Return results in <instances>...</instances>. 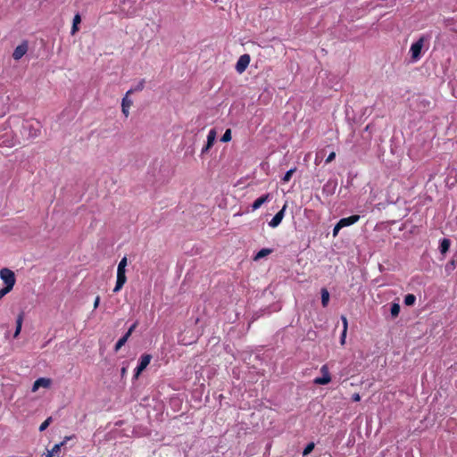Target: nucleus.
I'll use <instances>...</instances> for the list:
<instances>
[{
	"label": "nucleus",
	"mask_w": 457,
	"mask_h": 457,
	"mask_svg": "<svg viewBox=\"0 0 457 457\" xmlns=\"http://www.w3.org/2000/svg\"><path fill=\"white\" fill-rule=\"evenodd\" d=\"M329 301V293L326 288L321 289V303L323 307H326Z\"/></svg>",
	"instance_id": "obj_19"
},
{
	"label": "nucleus",
	"mask_w": 457,
	"mask_h": 457,
	"mask_svg": "<svg viewBox=\"0 0 457 457\" xmlns=\"http://www.w3.org/2000/svg\"><path fill=\"white\" fill-rule=\"evenodd\" d=\"M336 158V153L335 152H331L328 156L327 157L325 162L326 163H329L331 162L334 159Z\"/></svg>",
	"instance_id": "obj_30"
},
{
	"label": "nucleus",
	"mask_w": 457,
	"mask_h": 457,
	"mask_svg": "<svg viewBox=\"0 0 457 457\" xmlns=\"http://www.w3.org/2000/svg\"><path fill=\"white\" fill-rule=\"evenodd\" d=\"M359 220H360V216L355 214V215H352V216H349L346 218H342L338 222L340 223V226L345 228V227L351 226V225L356 223Z\"/></svg>",
	"instance_id": "obj_12"
},
{
	"label": "nucleus",
	"mask_w": 457,
	"mask_h": 457,
	"mask_svg": "<svg viewBox=\"0 0 457 457\" xmlns=\"http://www.w3.org/2000/svg\"><path fill=\"white\" fill-rule=\"evenodd\" d=\"M54 454H53V452H51L50 450H47L46 453H45L42 457H53Z\"/></svg>",
	"instance_id": "obj_39"
},
{
	"label": "nucleus",
	"mask_w": 457,
	"mask_h": 457,
	"mask_svg": "<svg viewBox=\"0 0 457 457\" xmlns=\"http://www.w3.org/2000/svg\"><path fill=\"white\" fill-rule=\"evenodd\" d=\"M314 447H315L314 443H312V442L309 443V444L305 446V448L303 449V456H306V455H308L309 453H311L313 451Z\"/></svg>",
	"instance_id": "obj_26"
},
{
	"label": "nucleus",
	"mask_w": 457,
	"mask_h": 457,
	"mask_svg": "<svg viewBox=\"0 0 457 457\" xmlns=\"http://www.w3.org/2000/svg\"><path fill=\"white\" fill-rule=\"evenodd\" d=\"M127 263H128L127 257L124 256L119 262L117 271L126 272L125 269H126Z\"/></svg>",
	"instance_id": "obj_25"
},
{
	"label": "nucleus",
	"mask_w": 457,
	"mask_h": 457,
	"mask_svg": "<svg viewBox=\"0 0 457 457\" xmlns=\"http://www.w3.org/2000/svg\"><path fill=\"white\" fill-rule=\"evenodd\" d=\"M100 303V296L97 295L94 302V309H96L99 306Z\"/></svg>",
	"instance_id": "obj_38"
},
{
	"label": "nucleus",
	"mask_w": 457,
	"mask_h": 457,
	"mask_svg": "<svg viewBox=\"0 0 457 457\" xmlns=\"http://www.w3.org/2000/svg\"><path fill=\"white\" fill-rule=\"evenodd\" d=\"M52 421V418H47L40 426H39V431H44L46 429V428L50 425Z\"/></svg>",
	"instance_id": "obj_28"
},
{
	"label": "nucleus",
	"mask_w": 457,
	"mask_h": 457,
	"mask_svg": "<svg viewBox=\"0 0 457 457\" xmlns=\"http://www.w3.org/2000/svg\"><path fill=\"white\" fill-rule=\"evenodd\" d=\"M416 302V296L412 294H408L404 297V304L407 306H411Z\"/></svg>",
	"instance_id": "obj_23"
},
{
	"label": "nucleus",
	"mask_w": 457,
	"mask_h": 457,
	"mask_svg": "<svg viewBox=\"0 0 457 457\" xmlns=\"http://www.w3.org/2000/svg\"><path fill=\"white\" fill-rule=\"evenodd\" d=\"M346 334H347V331H345V329H343L341 337H340V343L342 345H344L345 343Z\"/></svg>",
	"instance_id": "obj_32"
},
{
	"label": "nucleus",
	"mask_w": 457,
	"mask_h": 457,
	"mask_svg": "<svg viewBox=\"0 0 457 457\" xmlns=\"http://www.w3.org/2000/svg\"><path fill=\"white\" fill-rule=\"evenodd\" d=\"M50 384L51 380L49 378H40L34 382L32 391L35 392L41 386L46 388Z\"/></svg>",
	"instance_id": "obj_13"
},
{
	"label": "nucleus",
	"mask_w": 457,
	"mask_h": 457,
	"mask_svg": "<svg viewBox=\"0 0 457 457\" xmlns=\"http://www.w3.org/2000/svg\"><path fill=\"white\" fill-rule=\"evenodd\" d=\"M286 208H287V205L285 204L283 206V208L278 212H277L275 214V216L271 219V220L269 222V225L271 228H276V227H278L281 223V221H282V220L284 218V215H285Z\"/></svg>",
	"instance_id": "obj_7"
},
{
	"label": "nucleus",
	"mask_w": 457,
	"mask_h": 457,
	"mask_svg": "<svg viewBox=\"0 0 457 457\" xmlns=\"http://www.w3.org/2000/svg\"><path fill=\"white\" fill-rule=\"evenodd\" d=\"M79 24H72V27H71V35H74L76 34L78 31H79Z\"/></svg>",
	"instance_id": "obj_35"
},
{
	"label": "nucleus",
	"mask_w": 457,
	"mask_h": 457,
	"mask_svg": "<svg viewBox=\"0 0 457 457\" xmlns=\"http://www.w3.org/2000/svg\"><path fill=\"white\" fill-rule=\"evenodd\" d=\"M391 316L396 318L400 313V305L397 303H393L390 308Z\"/></svg>",
	"instance_id": "obj_21"
},
{
	"label": "nucleus",
	"mask_w": 457,
	"mask_h": 457,
	"mask_svg": "<svg viewBox=\"0 0 457 457\" xmlns=\"http://www.w3.org/2000/svg\"><path fill=\"white\" fill-rule=\"evenodd\" d=\"M127 281L126 272L117 271L116 285L113 288V292H119Z\"/></svg>",
	"instance_id": "obj_9"
},
{
	"label": "nucleus",
	"mask_w": 457,
	"mask_h": 457,
	"mask_svg": "<svg viewBox=\"0 0 457 457\" xmlns=\"http://www.w3.org/2000/svg\"><path fill=\"white\" fill-rule=\"evenodd\" d=\"M273 252L272 249L270 248H262L254 256L253 260L254 261H258V260H261L264 257H266L267 255L270 254L271 253Z\"/></svg>",
	"instance_id": "obj_15"
},
{
	"label": "nucleus",
	"mask_w": 457,
	"mask_h": 457,
	"mask_svg": "<svg viewBox=\"0 0 457 457\" xmlns=\"http://www.w3.org/2000/svg\"><path fill=\"white\" fill-rule=\"evenodd\" d=\"M81 22V17L79 13L75 14L72 24H79Z\"/></svg>",
	"instance_id": "obj_34"
},
{
	"label": "nucleus",
	"mask_w": 457,
	"mask_h": 457,
	"mask_svg": "<svg viewBox=\"0 0 457 457\" xmlns=\"http://www.w3.org/2000/svg\"><path fill=\"white\" fill-rule=\"evenodd\" d=\"M295 170H296V168H293V169H290L289 170H287L286 172V174L284 175V177L282 178V182L287 183L291 179V178Z\"/></svg>",
	"instance_id": "obj_24"
},
{
	"label": "nucleus",
	"mask_w": 457,
	"mask_h": 457,
	"mask_svg": "<svg viewBox=\"0 0 457 457\" xmlns=\"http://www.w3.org/2000/svg\"><path fill=\"white\" fill-rule=\"evenodd\" d=\"M129 335H127L125 333L124 336H122L116 343L115 346H114V351L115 352H118L125 344L126 342L129 340Z\"/></svg>",
	"instance_id": "obj_17"
},
{
	"label": "nucleus",
	"mask_w": 457,
	"mask_h": 457,
	"mask_svg": "<svg viewBox=\"0 0 457 457\" xmlns=\"http://www.w3.org/2000/svg\"><path fill=\"white\" fill-rule=\"evenodd\" d=\"M222 142H229L231 140V129H228L225 133L223 134V136L221 137V139H220Z\"/></svg>",
	"instance_id": "obj_27"
},
{
	"label": "nucleus",
	"mask_w": 457,
	"mask_h": 457,
	"mask_svg": "<svg viewBox=\"0 0 457 457\" xmlns=\"http://www.w3.org/2000/svg\"><path fill=\"white\" fill-rule=\"evenodd\" d=\"M9 292H11V291L6 289L5 287L0 289V299H2Z\"/></svg>",
	"instance_id": "obj_36"
},
{
	"label": "nucleus",
	"mask_w": 457,
	"mask_h": 457,
	"mask_svg": "<svg viewBox=\"0 0 457 457\" xmlns=\"http://www.w3.org/2000/svg\"><path fill=\"white\" fill-rule=\"evenodd\" d=\"M342 228H343V227H342V226H340V223H339V222H337V223L336 224V226L334 227V228H333V236H334V237H336V236L338 234L339 230H340Z\"/></svg>",
	"instance_id": "obj_31"
},
{
	"label": "nucleus",
	"mask_w": 457,
	"mask_h": 457,
	"mask_svg": "<svg viewBox=\"0 0 457 457\" xmlns=\"http://www.w3.org/2000/svg\"><path fill=\"white\" fill-rule=\"evenodd\" d=\"M216 138V131L214 129H211L207 135V142L206 145L202 149V154L207 153L212 146L213 145Z\"/></svg>",
	"instance_id": "obj_8"
},
{
	"label": "nucleus",
	"mask_w": 457,
	"mask_h": 457,
	"mask_svg": "<svg viewBox=\"0 0 457 457\" xmlns=\"http://www.w3.org/2000/svg\"><path fill=\"white\" fill-rule=\"evenodd\" d=\"M320 372L322 374V377L316 378L313 380V383L315 385H327L331 381V376L329 373V369L328 364H324L320 368Z\"/></svg>",
	"instance_id": "obj_2"
},
{
	"label": "nucleus",
	"mask_w": 457,
	"mask_h": 457,
	"mask_svg": "<svg viewBox=\"0 0 457 457\" xmlns=\"http://www.w3.org/2000/svg\"><path fill=\"white\" fill-rule=\"evenodd\" d=\"M423 38H420L418 41L413 43L411 46V54L413 60H418L420 57L421 49L423 47Z\"/></svg>",
	"instance_id": "obj_5"
},
{
	"label": "nucleus",
	"mask_w": 457,
	"mask_h": 457,
	"mask_svg": "<svg viewBox=\"0 0 457 457\" xmlns=\"http://www.w3.org/2000/svg\"><path fill=\"white\" fill-rule=\"evenodd\" d=\"M129 95H125V96L122 98L121 102V111L122 113L125 115V117H128L129 114V108L132 105V100L129 98Z\"/></svg>",
	"instance_id": "obj_11"
},
{
	"label": "nucleus",
	"mask_w": 457,
	"mask_h": 457,
	"mask_svg": "<svg viewBox=\"0 0 457 457\" xmlns=\"http://www.w3.org/2000/svg\"><path fill=\"white\" fill-rule=\"evenodd\" d=\"M28 43L26 41L22 42L14 49L12 53V58L17 61L20 60L26 54V53L28 52Z\"/></svg>",
	"instance_id": "obj_6"
},
{
	"label": "nucleus",
	"mask_w": 457,
	"mask_h": 457,
	"mask_svg": "<svg viewBox=\"0 0 457 457\" xmlns=\"http://www.w3.org/2000/svg\"><path fill=\"white\" fill-rule=\"evenodd\" d=\"M0 278L5 284L4 287L12 291L16 282L14 272L7 268H4L0 270Z\"/></svg>",
	"instance_id": "obj_1"
},
{
	"label": "nucleus",
	"mask_w": 457,
	"mask_h": 457,
	"mask_svg": "<svg viewBox=\"0 0 457 457\" xmlns=\"http://www.w3.org/2000/svg\"><path fill=\"white\" fill-rule=\"evenodd\" d=\"M450 245H451V241L450 239L448 238H444L441 243H440V252L441 253H445L446 252L449 251V248H450Z\"/></svg>",
	"instance_id": "obj_16"
},
{
	"label": "nucleus",
	"mask_w": 457,
	"mask_h": 457,
	"mask_svg": "<svg viewBox=\"0 0 457 457\" xmlns=\"http://www.w3.org/2000/svg\"><path fill=\"white\" fill-rule=\"evenodd\" d=\"M23 128L29 130V137H37L40 135V131L37 129H33L31 124L26 123Z\"/></svg>",
	"instance_id": "obj_18"
},
{
	"label": "nucleus",
	"mask_w": 457,
	"mask_h": 457,
	"mask_svg": "<svg viewBox=\"0 0 457 457\" xmlns=\"http://www.w3.org/2000/svg\"><path fill=\"white\" fill-rule=\"evenodd\" d=\"M352 400L353 402H359L361 400V396L358 393H354L353 395H352Z\"/></svg>",
	"instance_id": "obj_37"
},
{
	"label": "nucleus",
	"mask_w": 457,
	"mask_h": 457,
	"mask_svg": "<svg viewBox=\"0 0 457 457\" xmlns=\"http://www.w3.org/2000/svg\"><path fill=\"white\" fill-rule=\"evenodd\" d=\"M341 320H342V322H343V329H345V331H347V328H348V321H347V319L345 316H341Z\"/></svg>",
	"instance_id": "obj_33"
},
{
	"label": "nucleus",
	"mask_w": 457,
	"mask_h": 457,
	"mask_svg": "<svg viewBox=\"0 0 457 457\" xmlns=\"http://www.w3.org/2000/svg\"><path fill=\"white\" fill-rule=\"evenodd\" d=\"M270 200V195L265 194L259 198H257L252 204V211H256L259 209L263 204L269 202Z\"/></svg>",
	"instance_id": "obj_10"
},
{
	"label": "nucleus",
	"mask_w": 457,
	"mask_h": 457,
	"mask_svg": "<svg viewBox=\"0 0 457 457\" xmlns=\"http://www.w3.org/2000/svg\"><path fill=\"white\" fill-rule=\"evenodd\" d=\"M23 319H24L23 312H21L16 319V328H15L14 334H13L14 338H17L21 331Z\"/></svg>",
	"instance_id": "obj_14"
},
{
	"label": "nucleus",
	"mask_w": 457,
	"mask_h": 457,
	"mask_svg": "<svg viewBox=\"0 0 457 457\" xmlns=\"http://www.w3.org/2000/svg\"><path fill=\"white\" fill-rule=\"evenodd\" d=\"M138 326V321H135L131 326L130 328H129V330L126 332L127 335H129V337L131 336V334L134 332V330L137 328V327Z\"/></svg>",
	"instance_id": "obj_29"
},
{
	"label": "nucleus",
	"mask_w": 457,
	"mask_h": 457,
	"mask_svg": "<svg viewBox=\"0 0 457 457\" xmlns=\"http://www.w3.org/2000/svg\"><path fill=\"white\" fill-rule=\"evenodd\" d=\"M152 360V355L148 353H145L140 357L139 363L135 370L134 378H137L142 371L149 365Z\"/></svg>",
	"instance_id": "obj_3"
},
{
	"label": "nucleus",
	"mask_w": 457,
	"mask_h": 457,
	"mask_svg": "<svg viewBox=\"0 0 457 457\" xmlns=\"http://www.w3.org/2000/svg\"><path fill=\"white\" fill-rule=\"evenodd\" d=\"M144 87H145V79H141L135 87L129 89L127 92V95H131L133 92L141 91L144 89Z\"/></svg>",
	"instance_id": "obj_22"
},
{
	"label": "nucleus",
	"mask_w": 457,
	"mask_h": 457,
	"mask_svg": "<svg viewBox=\"0 0 457 457\" xmlns=\"http://www.w3.org/2000/svg\"><path fill=\"white\" fill-rule=\"evenodd\" d=\"M125 372H126V369H125V368H122V369H121V374L123 375Z\"/></svg>",
	"instance_id": "obj_40"
},
{
	"label": "nucleus",
	"mask_w": 457,
	"mask_h": 457,
	"mask_svg": "<svg viewBox=\"0 0 457 457\" xmlns=\"http://www.w3.org/2000/svg\"><path fill=\"white\" fill-rule=\"evenodd\" d=\"M251 58L247 54H242L236 63V71L241 74L243 73L250 63Z\"/></svg>",
	"instance_id": "obj_4"
},
{
	"label": "nucleus",
	"mask_w": 457,
	"mask_h": 457,
	"mask_svg": "<svg viewBox=\"0 0 457 457\" xmlns=\"http://www.w3.org/2000/svg\"><path fill=\"white\" fill-rule=\"evenodd\" d=\"M70 438H71L70 436H66L63 441H62L61 443L56 444L53 446V448L50 451L53 452L54 456L60 452L61 447L65 445L66 441L69 440Z\"/></svg>",
	"instance_id": "obj_20"
}]
</instances>
